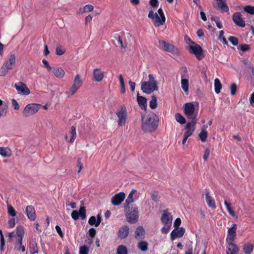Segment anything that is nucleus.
<instances>
[{
  "mask_svg": "<svg viewBox=\"0 0 254 254\" xmlns=\"http://www.w3.org/2000/svg\"><path fill=\"white\" fill-rule=\"evenodd\" d=\"M77 167H78V170L77 171V173H80L81 170L83 168V164H82V163L81 162V159L80 158H78L77 159Z\"/></svg>",
  "mask_w": 254,
  "mask_h": 254,
  "instance_id": "nucleus-62",
  "label": "nucleus"
},
{
  "mask_svg": "<svg viewBox=\"0 0 254 254\" xmlns=\"http://www.w3.org/2000/svg\"><path fill=\"white\" fill-rule=\"evenodd\" d=\"M196 123V121H191L188 123L185 127L184 134L189 136H191L195 130Z\"/></svg>",
  "mask_w": 254,
  "mask_h": 254,
  "instance_id": "nucleus-13",
  "label": "nucleus"
},
{
  "mask_svg": "<svg viewBox=\"0 0 254 254\" xmlns=\"http://www.w3.org/2000/svg\"><path fill=\"white\" fill-rule=\"evenodd\" d=\"M15 56L14 54L10 55L8 61L4 62L2 65L8 70L12 69L15 64Z\"/></svg>",
  "mask_w": 254,
  "mask_h": 254,
  "instance_id": "nucleus-20",
  "label": "nucleus"
},
{
  "mask_svg": "<svg viewBox=\"0 0 254 254\" xmlns=\"http://www.w3.org/2000/svg\"><path fill=\"white\" fill-rule=\"evenodd\" d=\"M163 214L161 217V221L163 224L172 225V216L167 209L163 211Z\"/></svg>",
  "mask_w": 254,
  "mask_h": 254,
  "instance_id": "nucleus-17",
  "label": "nucleus"
},
{
  "mask_svg": "<svg viewBox=\"0 0 254 254\" xmlns=\"http://www.w3.org/2000/svg\"><path fill=\"white\" fill-rule=\"evenodd\" d=\"M151 198L155 202H158L159 201V196L158 193L156 191H154L151 194Z\"/></svg>",
  "mask_w": 254,
  "mask_h": 254,
  "instance_id": "nucleus-54",
  "label": "nucleus"
},
{
  "mask_svg": "<svg viewBox=\"0 0 254 254\" xmlns=\"http://www.w3.org/2000/svg\"><path fill=\"white\" fill-rule=\"evenodd\" d=\"M70 134L71 135V137L69 140V142L72 143L74 141L76 136V128L74 126H72L71 127Z\"/></svg>",
  "mask_w": 254,
  "mask_h": 254,
  "instance_id": "nucleus-39",
  "label": "nucleus"
},
{
  "mask_svg": "<svg viewBox=\"0 0 254 254\" xmlns=\"http://www.w3.org/2000/svg\"><path fill=\"white\" fill-rule=\"evenodd\" d=\"M129 228L127 225L121 227L118 231V236L120 239L126 238L129 234Z\"/></svg>",
  "mask_w": 254,
  "mask_h": 254,
  "instance_id": "nucleus-18",
  "label": "nucleus"
},
{
  "mask_svg": "<svg viewBox=\"0 0 254 254\" xmlns=\"http://www.w3.org/2000/svg\"><path fill=\"white\" fill-rule=\"evenodd\" d=\"M12 105L13 106V108L15 110H18L19 109V106L18 102L16 100L13 99L11 101Z\"/></svg>",
  "mask_w": 254,
  "mask_h": 254,
  "instance_id": "nucleus-63",
  "label": "nucleus"
},
{
  "mask_svg": "<svg viewBox=\"0 0 254 254\" xmlns=\"http://www.w3.org/2000/svg\"><path fill=\"white\" fill-rule=\"evenodd\" d=\"M157 98L155 95H152L151 97V100L149 102V106L150 108L154 109L156 108L157 106Z\"/></svg>",
  "mask_w": 254,
  "mask_h": 254,
  "instance_id": "nucleus-42",
  "label": "nucleus"
},
{
  "mask_svg": "<svg viewBox=\"0 0 254 254\" xmlns=\"http://www.w3.org/2000/svg\"><path fill=\"white\" fill-rule=\"evenodd\" d=\"M171 225L164 224V226L161 228V231L163 234H167L169 231Z\"/></svg>",
  "mask_w": 254,
  "mask_h": 254,
  "instance_id": "nucleus-51",
  "label": "nucleus"
},
{
  "mask_svg": "<svg viewBox=\"0 0 254 254\" xmlns=\"http://www.w3.org/2000/svg\"><path fill=\"white\" fill-rule=\"evenodd\" d=\"M93 74L95 81L100 82L104 78V73L100 68H95L93 70Z\"/></svg>",
  "mask_w": 254,
  "mask_h": 254,
  "instance_id": "nucleus-23",
  "label": "nucleus"
},
{
  "mask_svg": "<svg viewBox=\"0 0 254 254\" xmlns=\"http://www.w3.org/2000/svg\"><path fill=\"white\" fill-rule=\"evenodd\" d=\"M94 7L91 4H87L83 7H81L79 9V12L83 13L87 12H90L93 11Z\"/></svg>",
  "mask_w": 254,
  "mask_h": 254,
  "instance_id": "nucleus-37",
  "label": "nucleus"
},
{
  "mask_svg": "<svg viewBox=\"0 0 254 254\" xmlns=\"http://www.w3.org/2000/svg\"><path fill=\"white\" fill-rule=\"evenodd\" d=\"M253 245L248 243L244 245L243 250L245 254H250L253 251Z\"/></svg>",
  "mask_w": 254,
  "mask_h": 254,
  "instance_id": "nucleus-30",
  "label": "nucleus"
},
{
  "mask_svg": "<svg viewBox=\"0 0 254 254\" xmlns=\"http://www.w3.org/2000/svg\"><path fill=\"white\" fill-rule=\"evenodd\" d=\"M0 155L3 157H8L11 155V151L8 147H0Z\"/></svg>",
  "mask_w": 254,
  "mask_h": 254,
  "instance_id": "nucleus-27",
  "label": "nucleus"
},
{
  "mask_svg": "<svg viewBox=\"0 0 254 254\" xmlns=\"http://www.w3.org/2000/svg\"><path fill=\"white\" fill-rule=\"evenodd\" d=\"M202 142H204L208 136V133L205 129H202L198 134Z\"/></svg>",
  "mask_w": 254,
  "mask_h": 254,
  "instance_id": "nucleus-44",
  "label": "nucleus"
},
{
  "mask_svg": "<svg viewBox=\"0 0 254 254\" xmlns=\"http://www.w3.org/2000/svg\"><path fill=\"white\" fill-rule=\"evenodd\" d=\"M40 105L35 103H31L27 105L22 112V115L25 117H30L34 115L39 110Z\"/></svg>",
  "mask_w": 254,
  "mask_h": 254,
  "instance_id": "nucleus-8",
  "label": "nucleus"
},
{
  "mask_svg": "<svg viewBox=\"0 0 254 254\" xmlns=\"http://www.w3.org/2000/svg\"><path fill=\"white\" fill-rule=\"evenodd\" d=\"M245 11L251 14H254V6L247 5L243 7Z\"/></svg>",
  "mask_w": 254,
  "mask_h": 254,
  "instance_id": "nucleus-46",
  "label": "nucleus"
},
{
  "mask_svg": "<svg viewBox=\"0 0 254 254\" xmlns=\"http://www.w3.org/2000/svg\"><path fill=\"white\" fill-rule=\"evenodd\" d=\"M137 99L139 107L142 109H145L146 108L147 100L145 97L140 96L137 94Z\"/></svg>",
  "mask_w": 254,
  "mask_h": 254,
  "instance_id": "nucleus-26",
  "label": "nucleus"
},
{
  "mask_svg": "<svg viewBox=\"0 0 254 254\" xmlns=\"http://www.w3.org/2000/svg\"><path fill=\"white\" fill-rule=\"evenodd\" d=\"M83 81L81 79L80 76L79 74H77L73 80L72 85L80 88L82 84Z\"/></svg>",
  "mask_w": 254,
  "mask_h": 254,
  "instance_id": "nucleus-33",
  "label": "nucleus"
},
{
  "mask_svg": "<svg viewBox=\"0 0 254 254\" xmlns=\"http://www.w3.org/2000/svg\"><path fill=\"white\" fill-rule=\"evenodd\" d=\"M231 94L234 95L237 91V85L235 83H233L230 86Z\"/></svg>",
  "mask_w": 254,
  "mask_h": 254,
  "instance_id": "nucleus-56",
  "label": "nucleus"
},
{
  "mask_svg": "<svg viewBox=\"0 0 254 254\" xmlns=\"http://www.w3.org/2000/svg\"><path fill=\"white\" fill-rule=\"evenodd\" d=\"M71 217L74 220H77L79 217L82 219H84L86 218V209L84 207H81L79 209V211L74 210L71 213Z\"/></svg>",
  "mask_w": 254,
  "mask_h": 254,
  "instance_id": "nucleus-14",
  "label": "nucleus"
},
{
  "mask_svg": "<svg viewBox=\"0 0 254 254\" xmlns=\"http://www.w3.org/2000/svg\"><path fill=\"white\" fill-rule=\"evenodd\" d=\"M232 19L236 25L241 27L245 26V21L243 20L242 15L240 12L234 13L233 15Z\"/></svg>",
  "mask_w": 254,
  "mask_h": 254,
  "instance_id": "nucleus-15",
  "label": "nucleus"
},
{
  "mask_svg": "<svg viewBox=\"0 0 254 254\" xmlns=\"http://www.w3.org/2000/svg\"><path fill=\"white\" fill-rule=\"evenodd\" d=\"M24 233V229L22 226H17L16 229V235L17 239H23Z\"/></svg>",
  "mask_w": 254,
  "mask_h": 254,
  "instance_id": "nucleus-32",
  "label": "nucleus"
},
{
  "mask_svg": "<svg viewBox=\"0 0 254 254\" xmlns=\"http://www.w3.org/2000/svg\"><path fill=\"white\" fill-rule=\"evenodd\" d=\"M181 87L183 90L185 92H187L189 91V80L187 79H181Z\"/></svg>",
  "mask_w": 254,
  "mask_h": 254,
  "instance_id": "nucleus-36",
  "label": "nucleus"
},
{
  "mask_svg": "<svg viewBox=\"0 0 254 254\" xmlns=\"http://www.w3.org/2000/svg\"><path fill=\"white\" fill-rule=\"evenodd\" d=\"M148 17L151 19L155 27H159L163 25L166 21L165 15H159L158 13H154L153 11L151 9L148 13Z\"/></svg>",
  "mask_w": 254,
  "mask_h": 254,
  "instance_id": "nucleus-5",
  "label": "nucleus"
},
{
  "mask_svg": "<svg viewBox=\"0 0 254 254\" xmlns=\"http://www.w3.org/2000/svg\"><path fill=\"white\" fill-rule=\"evenodd\" d=\"M228 40L233 46H237L238 44V39L235 37L230 36L229 37Z\"/></svg>",
  "mask_w": 254,
  "mask_h": 254,
  "instance_id": "nucleus-53",
  "label": "nucleus"
},
{
  "mask_svg": "<svg viewBox=\"0 0 254 254\" xmlns=\"http://www.w3.org/2000/svg\"><path fill=\"white\" fill-rule=\"evenodd\" d=\"M210 154V150L208 148H206L204 152V155H203V159L204 161H206L207 160V159L209 156Z\"/></svg>",
  "mask_w": 254,
  "mask_h": 254,
  "instance_id": "nucleus-60",
  "label": "nucleus"
},
{
  "mask_svg": "<svg viewBox=\"0 0 254 254\" xmlns=\"http://www.w3.org/2000/svg\"><path fill=\"white\" fill-rule=\"evenodd\" d=\"M117 254H127V250L124 245H120L117 250Z\"/></svg>",
  "mask_w": 254,
  "mask_h": 254,
  "instance_id": "nucleus-41",
  "label": "nucleus"
},
{
  "mask_svg": "<svg viewBox=\"0 0 254 254\" xmlns=\"http://www.w3.org/2000/svg\"><path fill=\"white\" fill-rule=\"evenodd\" d=\"M125 215L128 222L133 224L137 222L138 218V208L136 205L126 208Z\"/></svg>",
  "mask_w": 254,
  "mask_h": 254,
  "instance_id": "nucleus-3",
  "label": "nucleus"
},
{
  "mask_svg": "<svg viewBox=\"0 0 254 254\" xmlns=\"http://www.w3.org/2000/svg\"><path fill=\"white\" fill-rule=\"evenodd\" d=\"M42 63H43L44 66L49 70H51L52 69V67L50 66L48 62L45 59H43L42 60Z\"/></svg>",
  "mask_w": 254,
  "mask_h": 254,
  "instance_id": "nucleus-64",
  "label": "nucleus"
},
{
  "mask_svg": "<svg viewBox=\"0 0 254 254\" xmlns=\"http://www.w3.org/2000/svg\"><path fill=\"white\" fill-rule=\"evenodd\" d=\"M181 79H187L189 78V74L186 66L182 67L180 71Z\"/></svg>",
  "mask_w": 254,
  "mask_h": 254,
  "instance_id": "nucleus-43",
  "label": "nucleus"
},
{
  "mask_svg": "<svg viewBox=\"0 0 254 254\" xmlns=\"http://www.w3.org/2000/svg\"><path fill=\"white\" fill-rule=\"evenodd\" d=\"M116 114L119 119L118 125L121 127L125 126L127 116V110L125 106L124 105L120 106L119 110Z\"/></svg>",
  "mask_w": 254,
  "mask_h": 254,
  "instance_id": "nucleus-7",
  "label": "nucleus"
},
{
  "mask_svg": "<svg viewBox=\"0 0 254 254\" xmlns=\"http://www.w3.org/2000/svg\"><path fill=\"white\" fill-rule=\"evenodd\" d=\"M240 48L243 52H246L250 49V46L248 44H241L240 45Z\"/></svg>",
  "mask_w": 254,
  "mask_h": 254,
  "instance_id": "nucleus-59",
  "label": "nucleus"
},
{
  "mask_svg": "<svg viewBox=\"0 0 254 254\" xmlns=\"http://www.w3.org/2000/svg\"><path fill=\"white\" fill-rule=\"evenodd\" d=\"M79 254H88L89 248L87 246L84 245L79 248Z\"/></svg>",
  "mask_w": 254,
  "mask_h": 254,
  "instance_id": "nucleus-48",
  "label": "nucleus"
},
{
  "mask_svg": "<svg viewBox=\"0 0 254 254\" xmlns=\"http://www.w3.org/2000/svg\"><path fill=\"white\" fill-rule=\"evenodd\" d=\"M205 199L207 204L209 207L212 208L213 209H215L216 208L215 202L214 199L211 196H210L209 190L205 189Z\"/></svg>",
  "mask_w": 254,
  "mask_h": 254,
  "instance_id": "nucleus-21",
  "label": "nucleus"
},
{
  "mask_svg": "<svg viewBox=\"0 0 254 254\" xmlns=\"http://www.w3.org/2000/svg\"><path fill=\"white\" fill-rule=\"evenodd\" d=\"M88 223L90 225H95V226L96 227V217L94 216H91L88 220Z\"/></svg>",
  "mask_w": 254,
  "mask_h": 254,
  "instance_id": "nucleus-58",
  "label": "nucleus"
},
{
  "mask_svg": "<svg viewBox=\"0 0 254 254\" xmlns=\"http://www.w3.org/2000/svg\"><path fill=\"white\" fill-rule=\"evenodd\" d=\"M142 130L144 132H151L155 130L158 127V117L154 113H150L147 115H141Z\"/></svg>",
  "mask_w": 254,
  "mask_h": 254,
  "instance_id": "nucleus-1",
  "label": "nucleus"
},
{
  "mask_svg": "<svg viewBox=\"0 0 254 254\" xmlns=\"http://www.w3.org/2000/svg\"><path fill=\"white\" fill-rule=\"evenodd\" d=\"M7 210L8 214L12 217L15 216L16 214V211L13 207L11 205L7 206Z\"/></svg>",
  "mask_w": 254,
  "mask_h": 254,
  "instance_id": "nucleus-50",
  "label": "nucleus"
},
{
  "mask_svg": "<svg viewBox=\"0 0 254 254\" xmlns=\"http://www.w3.org/2000/svg\"><path fill=\"white\" fill-rule=\"evenodd\" d=\"M125 198V193L120 192L114 195L111 199L112 203L115 206L119 205Z\"/></svg>",
  "mask_w": 254,
  "mask_h": 254,
  "instance_id": "nucleus-16",
  "label": "nucleus"
},
{
  "mask_svg": "<svg viewBox=\"0 0 254 254\" xmlns=\"http://www.w3.org/2000/svg\"><path fill=\"white\" fill-rule=\"evenodd\" d=\"M8 70L4 66H2L0 69V76H5Z\"/></svg>",
  "mask_w": 254,
  "mask_h": 254,
  "instance_id": "nucleus-57",
  "label": "nucleus"
},
{
  "mask_svg": "<svg viewBox=\"0 0 254 254\" xmlns=\"http://www.w3.org/2000/svg\"><path fill=\"white\" fill-rule=\"evenodd\" d=\"M8 224L9 227L10 228H13L15 225V218H10L8 222Z\"/></svg>",
  "mask_w": 254,
  "mask_h": 254,
  "instance_id": "nucleus-61",
  "label": "nucleus"
},
{
  "mask_svg": "<svg viewBox=\"0 0 254 254\" xmlns=\"http://www.w3.org/2000/svg\"><path fill=\"white\" fill-rule=\"evenodd\" d=\"M226 242L227 243L226 254H238L239 247L235 244L233 243V242Z\"/></svg>",
  "mask_w": 254,
  "mask_h": 254,
  "instance_id": "nucleus-12",
  "label": "nucleus"
},
{
  "mask_svg": "<svg viewBox=\"0 0 254 254\" xmlns=\"http://www.w3.org/2000/svg\"><path fill=\"white\" fill-rule=\"evenodd\" d=\"M79 89L78 87H76L73 85L69 88L68 91L65 92V94L68 97H70L73 95Z\"/></svg>",
  "mask_w": 254,
  "mask_h": 254,
  "instance_id": "nucleus-31",
  "label": "nucleus"
},
{
  "mask_svg": "<svg viewBox=\"0 0 254 254\" xmlns=\"http://www.w3.org/2000/svg\"><path fill=\"white\" fill-rule=\"evenodd\" d=\"M119 79L120 83L121 92L122 94H124L126 92V88L122 74H121L119 75Z\"/></svg>",
  "mask_w": 254,
  "mask_h": 254,
  "instance_id": "nucleus-40",
  "label": "nucleus"
},
{
  "mask_svg": "<svg viewBox=\"0 0 254 254\" xmlns=\"http://www.w3.org/2000/svg\"><path fill=\"white\" fill-rule=\"evenodd\" d=\"M149 4L152 8H157L159 5V1L158 0H149Z\"/></svg>",
  "mask_w": 254,
  "mask_h": 254,
  "instance_id": "nucleus-55",
  "label": "nucleus"
},
{
  "mask_svg": "<svg viewBox=\"0 0 254 254\" xmlns=\"http://www.w3.org/2000/svg\"><path fill=\"white\" fill-rule=\"evenodd\" d=\"M145 231L142 226L137 227L135 231L134 238L136 240H141L144 238Z\"/></svg>",
  "mask_w": 254,
  "mask_h": 254,
  "instance_id": "nucleus-24",
  "label": "nucleus"
},
{
  "mask_svg": "<svg viewBox=\"0 0 254 254\" xmlns=\"http://www.w3.org/2000/svg\"><path fill=\"white\" fill-rule=\"evenodd\" d=\"M51 70L54 75L59 78L63 77L65 74L64 71L61 67H53Z\"/></svg>",
  "mask_w": 254,
  "mask_h": 254,
  "instance_id": "nucleus-25",
  "label": "nucleus"
},
{
  "mask_svg": "<svg viewBox=\"0 0 254 254\" xmlns=\"http://www.w3.org/2000/svg\"><path fill=\"white\" fill-rule=\"evenodd\" d=\"M22 239H17L16 242L15 244V248L18 251H22V252H25V248L24 246L22 245Z\"/></svg>",
  "mask_w": 254,
  "mask_h": 254,
  "instance_id": "nucleus-29",
  "label": "nucleus"
},
{
  "mask_svg": "<svg viewBox=\"0 0 254 254\" xmlns=\"http://www.w3.org/2000/svg\"><path fill=\"white\" fill-rule=\"evenodd\" d=\"M141 89L143 92L148 94L158 90L157 82L153 74H149L148 75V81L141 82Z\"/></svg>",
  "mask_w": 254,
  "mask_h": 254,
  "instance_id": "nucleus-2",
  "label": "nucleus"
},
{
  "mask_svg": "<svg viewBox=\"0 0 254 254\" xmlns=\"http://www.w3.org/2000/svg\"><path fill=\"white\" fill-rule=\"evenodd\" d=\"M8 111V107L6 105L0 108V117L5 116Z\"/></svg>",
  "mask_w": 254,
  "mask_h": 254,
  "instance_id": "nucleus-47",
  "label": "nucleus"
},
{
  "mask_svg": "<svg viewBox=\"0 0 254 254\" xmlns=\"http://www.w3.org/2000/svg\"><path fill=\"white\" fill-rule=\"evenodd\" d=\"M159 47L164 51L172 53H175V48L172 44H171L165 41L160 40L159 41Z\"/></svg>",
  "mask_w": 254,
  "mask_h": 254,
  "instance_id": "nucleus-10",
  "label": "nucleus"
},
{
  "mask_svg": "<svg viewBox=\"0 0 254 254\" xmlns=\"http://www.w3.org/2000/svg\"><path fill=\"white\" fill-rule=\"evenodd\" d=\"M185 232V230L183 227H180L179 229H174L170 234L171 239L172 240H175L177 237H182Z\"/></svg>",
  "mask_w": 254,
  "mask_h": 254,
  "instance_id": "nucleus-19",
  "label": "nucleus"
},
{
  "mask_svg": "<svg viewBox=\"0 0 254 254\" xmlns=\"http://www.w3.org/2000/svg\"><path fill=\"white\" fill-rule=\"evenodd\" d=\"M137 248L142 252H145L148 249V243L146 241H140L137 245Z\"/></svg>",
  "mask_w": 254,
  "mask_h": 254,
  "instance_id": "nucleus-34",
  "label": "nucleus"
},
{
  "mask_svg": "<svg viewBox=\"0 0 254 254\" xmlns=\"http://www.w3.org/2000/svg\"><path fill=\"white\" fill-rule=\"evenodd\" d=\"M188 39L190 42L189 46L190 53L194 55L198 60H201L204 57L202 48L199 45L191 41L190 38Z\"/></svg>",
  "mask_w": 254,
  "mask_h": 254,
  "instance_id": "nucleus-4",
  "label": "nucleus"
},
{
  "mask_svg": "<svg viewBox=\"0 0 254 254\" xmlns=\"http://www.w3.org/2000/svg\"><path fill=\"white\" fill-rule=\"evenodd\" d=\"M14 88L16 89L18 93L23 95H28L30 93V91L27 85L22 82L15 83L14 85Z\"/></svg>",
  "mask_w": 254,
  "mask_h": 254,
  "instance_id": "nucleus-9",
  "label": "nucleus"
},
{
  "mask_svg": "<svg viewBox=\"0 0 254 254\" xmlns=\"http://www.w3.org/2000/svg\"><path fill=\"white\" fill-rule=\"evenodd\" d=\"M88 234L90 237L91 238V239L90 240V243H92V238L94 237L96 234V230L94 228H90L88 231Z\"/></svg>",
  "mask_w": 254,
  "mask_h": 254,
  "instance_id": "nucleus-52",
  "label": "nucleus"
},
{
  "mask_svg": "<svg viewBox=\"0 0 254 254\" xmlns=\"http://www.w3.org/2000/svg\"><path fill=\"white\" fill-rule=\"evenodd\" d=\"M175 118L176 121L181 125H183L186 122V119L180 113H176L175 115Z\"/></svg>",
  "mask_w": 254,
  "mask_h": 254,
  "instance_id": "nucleus-35",
  "label": "nucleus"
},
{
  "mask_svg": "<svg viewBox=\"0 0 254 254\" xmlns=\"http://www.w3.org/2000/svg\"><path fill=\"white\" fill-rule=\"evenodd\" d=\"M237 225L233 224L232 226L228 230L226 241L233 242L236 238Z\"/></svg>",
  "mask_w": 254,
  "mask_h": 254,
  "instance_id": "nucleus-11",
  "label": "nucleus"
},
{
  "mask_svg": "<svg viewBox=\"0 0 254 254\" xmlns=\"http://www.w3.org/2000/svg\"><path fill=\"white\" fill-rule=\"evenodd\" d=\"M26 212L28 218L31 221H34L36 219V212L34 208L31 205H28L26 207Z\"/></svg>",
  "mask_w": 254,
  "mask_h": 254,
  "instance_id": "nucleus-22",
  "label": "nucleus"
},
{
  "mask_svg": "<svg viewBox=\"0 0 254 254\" xmlns=\"http://www.w3.org/2000/svg\"><path fill=\"white\" fill-rule=\"evenodd\" d=\"M184 112L188 119L196 121L197 113H195L194 105L192 103H186L184 106Z\"/></svg>",
  "mask_w": 254,
  "mask_h": 254,
  "instance_id": "nucleus-6",
  "label": "nucleus"
},
{
  "mask_svg": "<svg viewBox=\"0 0 254 254\" xmlns=\"http://www.w3.org/2000/svg\"><path fill=\"white\" fill-rule=\"evenodd\" d=\"M65 52V50L62 48L61 46H58L56 49V54L58 56H62Z\"/></svg>",
  "mask_w": 254,
  "mask_h": 254,
  "instance_id": "nucleus-49",
  "label": "nucleus"
},
{
  "mask_svg": "<svg viewBox=\"0 0 254 254\" xmlns=\"http://www.w3.org/2000/svg\"><path fill=\"white\" fill-rule=\"evenodd\" d=\"M29 249L31 254H38V249L35 241H32L29 243Z\"/></svg>",
  "mask_w": 254,
  "mask_h": 254,
  "instance_id": "nucleus-28",
  "label": "nucleus"
},
{
  "mask_svg": "<svg viewBox=\"0 0 254 254\" xmlns=\"http://www.w3.org/2000/svg\"><path fill=\"white\" fill-rule=\"evenodd\" d=\"M133 196L131 195V194H128L127 198L126 199L125 201V208H127L128 207H130L129 206V204L133 202Z\"/></svg>",
  "mask_w": 254,
  "mask_h": 254,
  "instance_id": "nucleus-45",
  "label": "nucleus"
},
{
  "mask_svg": "<svg viewBox=\"0 0 254 254\" xmlns=\"http://www.w3.org/2000/svg\"><path fill=\"white\" fill-rule=\"evenodd\" d=\"M222 88L221 83L219 79L216 78L214 80V88L216 93L219 94Z\"/></svg>",
  "mask_w": 254,
  "mask_h": 254,
  "instance_id": "nucleus-38",
  "label": "nucleus"
}]
</instances>
